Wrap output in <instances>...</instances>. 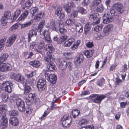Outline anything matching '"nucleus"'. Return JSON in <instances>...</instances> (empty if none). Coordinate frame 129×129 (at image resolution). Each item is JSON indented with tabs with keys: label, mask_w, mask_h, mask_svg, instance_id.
I'll use <instances>...</instances> for the list:
<instances>
[{
	"label": "nucleus",
	"mask_w": 129,
	"mask_h": 129,
	"mask_svg": "<svg viewBox=\"0 0 129 129\" xmlns=\"http://www.w3.org/2000/svg\"><path fill=\"white\" fill-rule=\"evenodd\" d=\"M122 6V4L119 2H117L113 5V7L115 9V10L121 7Z\"/></svg>",
	"instance_id": "obj_48"
},
{
	"label": "nucleus",
	"mask_w": 129,
	"mask_h": 129,
	"mask_svg": "<svg viewBox=\"0 0 129 129\" xmlns=\"http://www.w3.org/2000/svg\"><path fill=\"white\" fill-rule=\"evenodd\" d=\"M47 61L48 63H47V68L49 71H54L56 70V67L55 64L53 63V62H51L50 60Z\"/></svg>",
	"instance_id": "obj_16"
},
{
	"label": "nucleus",
	"mask_w": 129,
	"mask_h": 129,
	"mask_svg": "<svg viewBox=\"0 0 129 129\" xmlns=\"http://www.w3.org/2000/svg\"><path fill=\"white\" fill-rule=\"evenodd\" d=\"M45 76L46 79L53 84L55 83L57 80V77L54 74H52L51 73L48 71L45 72Z\"/></svg>",
	"instance_id": "obj_5"
},
{
	"label": "nucleus",
	"mask_w": 129,
	"mask_h": 129,
	"mask_svg": "<svg viewBox=\"0 0 129 129\" xmlns=\"http://www.w3.org/2000/svg\"><path fill=\"white\" fill-rule=\"evenodd\" d=\"M29 64L34 67L35 68H38L40 65V62L38 60L31 61L29 62Z\"/></svg>",
	"instance_id": "obj_24"
},
{
	"label": "nucleus",
	"mask_w": 129,
	"mask_h": 129,
	"mask_svg": "<svg viewBox=\"0 0 129 129\" xmlns=\"http://www.w3.org/2000/svg\"><path fill=\"white\" fill-rule=\"evenodd\" d=\"M33 3V0H28L26 2L25 4V7H23L22 9H25V8H27L28 9L32 5Z\"/></svg>",
	"instance_id": "obj_28"
},
{
	"label": "nucleus",
	"mask_w": 129,
	"mask_h": 129,
	"mask_svg": "<svg viewBox=\"0 0 129 129\" xmlns=\"http://www.w3.org/2000/svg\"><path fill=\"white\" fill-rule=\"evenodd\" d=\"M20 43L23 45V44H26V41L25 40V39L23 37L21 38L20 39Z\"/></svg>",
	"instance_id": "obj_64"
},
{
	"label": "nucleus",
	"mask_w": 129,
	"mask_h": 129,
	"mask_svg": "<svg viewBox=\"0 0 129 129\" xmlns=\"http://www.w3.org/2000/svg\"><path fill=\"white\" fill-rule=\"evenodd\" d=\"M18 27V25L17 24H15L13 25L9 29L10 31H14L17 29Z\"/></svg>",
	"instance_id": "obj_50"
},
{
	"label": "nucleus",
	"mask_w": 129,
	"mask_h": 129,
	"mask_svg": "<svg viewBox=\"0 0 129 129\" xmlns=\"http://www.w3.org/2000/svg\"><path fill=\"white\" fill-rule=\"evenodd\" d=\"M75 22L74 20H73L71 19H67L65 22L66 24L68 26H71L74 25Z\"/></svg>",
	"instance_id": "obj_36"
},
{
	"label": "nucleus",
	"mask_w": 129,
	"mask_h": 129,
	"mask_svg": "<svg viewBox=\"0 0 129 129\" xmlns=\"http://www.w3.org/2000/svg\"><path fill=\"white\" fill-rule=\"evenodd\" d=\"M67 62L65 61H62L60 63L59 67L62 70H63L67 67Z\"/></svg>",
	"instance_id": "obj_34"
},
{
	"label": "nucleus",
	"mask_w": 129,
	"mask_h": 129,
	"mask_svg": "<svg viewBox=\"0 0 129 129\" xmlns=\"http://www.w3.org/2000/svg\"><path fill=\"white\" fill-rule=\"evenodd\" d=\"M78 12L77 10H74L72 12L69 16L71 18H74L75 17H77Z\"/></svg>",
	"instance_id": "obj_38"
},
{
	"label": "nucleus",
	"mask_w": 129,
	"mask_h": 129,
	"mask_svg": "<svg viewBox=\"0 0 129 129\" xmlns=\"http://www.w3.org/2000/svg\"><path fill=\"white\" fill-rule=\"evenodd\" d=\"M37 29H34L30 30L27 34V42L29 43L31 40V38L34 36H36L37 34Z\"/></svg>",
	"instance_id": "obj_12"
},
{
	"label": "nucleus",
	"mask_w": 129,
	"mask_h": 129,
	"mask_svg": "<svg viewBox=\"0 0 129 129\" xmlns=\"http://www.w3.org/2000/svg\"><path fill=\"white\" fill-rule=\"evenodd\" d=\"M62 10L61 7L60 6L58 7L57 8L55 9V14L59 17L60 19L64 18L65 17V15L64 14L61 12Z\"/></svg>",
	"instance_id": "obj_15"
},
{
	"label": "nucleus",
	"mask_w": 129,
	"mask_h": 129,
	"mask_svg": "<svg viewBox=\"0 0 129 129\" xmlns=\"http://www.w3.org/2000/svg\"><path fill=\"white\" fill-rule=\"evenodd\" d=\"M45 50L47 51L45 55L44 59L46 61L49 60L51 62H54L55 59L52 57V54L55 51V49L53 45L51 44L46 45L45 47Z\"/></svg>",
	"instance_id": "obj_1"
},
{
	"label": "nucleus",
	"mask_w": 129,
	"mask_h": 129,
	"mask_svg": "<svg viewBox=\"0 0 129 129\" xmlns=\"http://www.w3.org/2000/svg\"><path fill=\"white\" fill-rule=\"evenodd\" d=\"M68 6L65 8V11L68 13H70L71 11V3H69L68 4Z\"/></svg>",
	"instance_id": "obj_54"
},
{
	"label": "nucleus",
	"mask_w": 129,
	"mask_h": 129,
	"mask_svg": "<svg viewBox=\"0 0 129 129\" xmlns=\"http://www.w3.org/2000/svg\"><path fill=\"white\" fill-rule=\"evenodd\" d=\"M64 55L66 58L69 59L71 58V54L69 53H65L64 54Z\"/></svg>",
	"instance_id": "obj_61"
},
{
	"label": "nucleus",
	"mask_w": 129,
	"mask_h": 129,
	"mask_svg": "<svg viewBox=\"0 0 129 129\" xmlns=\"http://www.w3.org/2000/svg\"><path fill=\"white\" fill-rule=\"evenodd\" d=\"M101 17L97 13H95L90 14L89 18L92 21H93L95 24H98L100 22Z\"/></svg>",
	"instance_id": "obj_9"
},
{
	"label": "nucleus",
	"mask_w": 129,
	"mask_h": 129,
	"mask_svg": "<svg viewBox=\"0 0 129 129\" xmlns=\"http://www.w3.org/2000/svg\"><path fill=\"white\" fill-rule=\"evenodd\" d=\"M92 25L89 22L87 23L84 27V33L86 35L88 34L91 29Z\"/></svg>",
	"instance_id": "obj_18"
},
{
	"label": "nucleus",
	"mask_w": 129,
	"mask_h": 129,
	"mask_svg": "<svg viewBox=\"0 0 129 129\" xmlns=\"http://www.w3.org/2000/svg\"><path fill=\"white\" fill-rule=\"evenodd\" d=\"M36 95L35 93H30L28 95V98L31 100V102H33L36 99Z\"/></svg>",
	"instance_id": "obj_37"
},
{
	"label": "nucleus",
	"mask_w": 129,
	"mask_h": 129,
	"mask_svg": "<svg viewBox=\"0 0 129 129\" xmlns=\"http://www.w3.org/2000/svg\"><path fill=\"white\" fill-rule=\"evenodd\" d=\"M10 122L12 125L16 126L18 125L19 121L17 118L12 117L10 119Z\"/></svg>",
	"instance_id": "obj_22"
},
{
	"label": "nucleus",
	"mask_w": 129,
	"mask_h": 129,
	"mask_svg": "<svg viewBox=\"0 0 129 129\" xmlns=\"http://www.w3.org/2000/svg\"><path fill=\"white\" fill-rule=\"evenodd\" d=\"M52 30L56 31V26L55 24V20L53 19H51L50 24L48 27Z\"/></svg>",
	"instance_id": "obj_19"
},
{
	"label": "nucleus",
	"mask_w": 129,
	"mask_h": 129,
	"mask_svg": "<svg viewBox=\"0 0 129 129\" xmlns=\"http://www.w3.org/2000/svg\"><path fill=\"white\" fill-rule=\"evenodd\" d=\"M25 110H26V113L29 114L31 113L33 110V109L31 107L29 106L25 109Z\"/></svg>",
	"instance_id": "obj_53"
},
{
	"label": "nucleus",
	"mask_w": 129,
	"mask_h": 129,
	"mask_svg": "<svg viewBox=\"0 0 129 129\" xmlns=\"http://www.w3.org/2000/svg\"><path fill=\"white\" fill-rule=\"evenodd\" d=\"M104 9V8L103 6L101 4L97 8L96 11L98 12L101 13L103 11Z\"/></svg>",
	"instance_id": "obj_45"
},
{
	"label": "nucleus",
	"mask_w": 129,
	"mask_h": 129,
	"mask_svg": "<svg viewBox=\"0 0 129 129\" xmlns=\"http://www.w3.org/2000/svg\"><path fill=\"white\" fill-rule=\"evenodd\" d=\"M2 98L3 101L4 102H6L8 100L9 96L7 94L4 93L2 94Z\"/></svg>",
	"instance_id": "obj_43"
},
{
	"label": "nucleus",
	"mask_w": 129,
	"mask_h": 129,
	"mask_svg": "<svg viewBox=\"0 0 129 129\" xmlns=\"http://www.w3.org/2000/svg\"><path fill=\"white\" fill-rule=\"evenodd\" d=\"M78 43L76 44H74L73 45L72 47V49L73 50H75L79 46L80 42V41H77Z\"/></svg>",
	"instance_id": "obj_60"
},
{
	"label": "nucleus",
	"mask_w": 129,
	"mask_h": 129,
	"mask_svg": "<svg viewBox=\"0 0 129 129\" xmlns=\"http://www.w3.org/2000/svg\"><path fill=\"white\" fill-rule=\"evenodd\" d=\"M117 13L118 14H120L122 13L124 11L123 8L122 6L121 7L118 8L116 10Z\"/></svg>",
	"instance_id": "obj_59"
},
{
	"label": "nucleus",
	"mask_w": 129,
	"mask_h": 129,
	"mask_svg": "<svg viewBox=\"0 0 129 129\" xmlns=\"http://www.w3.org/2000/svg\"><path fill=\"white\" fill-rule=\"evenodd\" d=\"M87 121L86 119H82L79 122V124L81 125L87 124Z\"/></svg>",
	"instance_id": "obj_57"
},
{
	"label": "nucleus",
	"mask_w": 129,
	"mask_h": 129,
	"mask_svg": "<svg viewBox=\"0 0 129 129\" xmlns=\"http://www.w3.org/2000/svg\"><path fill=\"white\" fill-rule=\"evenodd\" d=\"M74 41L75 39L74 38H70L65 41L63 44V46L65 47L70 46L74 42Z\"/></svg>",
	"instance_id": "obj_23"
},
{
	"label": "nucleus",
	"mask_w": 129,
	"mask_h": 129,
	"mask_svg": "<svg viewBox=\"0 0 129 129\" xmlns=\"http://www.w3.org/2000/svg\"><path fill=\"white\" fill-rule=\"evenodd\" d=\"M71 113L73 117L75 118L80 114V112L78 109H75L73 110Z\"/></svg>",
	"instance_id": "obj_30"
},
{
	"label": "nucleus",
	"mask_w": 129,
	"mask_h": 129,
	"mask_svg": "<svg viewBox=\"0 0 129 129\" xmlns=\"http://www.w3.org/2000/svg\"><path fill=\"white\" fill-rule=\"evenodd\" d=\"M49 29H45L42 32V35L44 36L43 39L48 43H51L52 40L50 36V34L49 31Z\"/></svg>",
	"instance_id": "obj_11"
},
{
	"label": "nucleus",
	"mask_w": 129,
	"mask_h": 129,
	"mask_svg": "<svg viewBox=\"0 0 129 129\" xmlns=\"http://www.w3.org/2000/svg\"><path fill=\"white\" fill-rule=\"evenodd\" d=\"M11 15V12L10 11H6L5 12L3 17L7 18V19H9L10 18Z\"/></svg>",
	"instance_id": "obj_40"
},
{
	"label": "nucleus",
	"mask_w": 129,
	"mask_h": 129,
	"mask_svg": "<svg viewBox=\"0 0 129 129\" xmlns=\"http://www.w3.org/2000/svg\"><path fill=\"white\" fill-rule=\"evenodd\" d=\"M0 117H2V121L1 122V125L3 127L5 128L8 125L7 119L5 115H1Z\"/></svg>",
	"instance_id": "obj_17"
},
{
	"label": "nucleus",
	"mask_w": 129,
	"mask_h": 129,
	"mask_svg": "<svg viewBox=\"0 0 129 129\" xmlns=\"http://www.w3.org/2000/svg\"><path fill=\"white\" fill-rule=\"evenodd\" d=\"M5 105H0V116L1 115H5Z\"/></svg>",
	"instance_id": "obj_29"
},
{
	"label": "nucleus",
	"mask_w": 129,
	"mask_h": 129,
	"mask_svg": "<svg viewBox=\"0 0 129 129\" xmlns=\"http://www.w3.org/2000/svg\"><path fill=\"white\" fill-rule=\"evenodd\" d=\"M89 3V0H84L83 2L82 3V5L84 6L88 5Z\"/></svg>",
	"instance_id": "obj_63"
},
{
	"label": "nucleus",
	"mask_w": 129,
	"mask_h": 129,
	"mask_svg": "<svg viewBox=\"0 0 129 129\" xmlns=\"http://www.w3.org/2000/svg\"><path fill=\"white\" fill-rule=\"evenodd\" d=\"M61 122L64 127L69 126L72 121V118L68 115H64L61 118Z\"/></svg>",
	"instance_id": "obj_8"
},
{
	"label": "nucleus",
	"mask_w": 129,
	"mask_h": 129,
	"mask_svg": "<svg viewBox=\"0 0 129 129\" xmlns=\"http://www.w3.org/2000/svg\"><path fill=\"white\" fill-rule=\"evenodd\" d=\"M49 114L48 112H47L46 111H45L44 114L40 118L41 120H43L44 117H46Z\"/></svg>",
	"instance_id": "obj_62"
},
{
	"label": "nucleus",
	"mask_w": 129,
	"mask_h": 129,
	"mask_svg": "<svg viewBox=\"0 0 129 129\" xmlns=\"http://www.w3.org/2000/svg\"><path fill=\"white\" fill-rule=\"evenodd\" d=\"M18 113L17 111L15 110H12L10 111L9 113L10 115L11 116H16L18 114Z\"/></svg>",
	"instance_id": "obj_44"
},
{
	"label": "nucleus",
	"mask_w": 129,
	"mask_h": 129,
	"mask_svg": "<svg viewBox=\"0 0 129 129\" xmlns=\"http://www.w3.org/2000/svg\"><path fill=\"white\" fill-rule=\"evenodd\" d=\"M106 97L105 95H99L98 94H93L90 96V98L95 103H100L102 100Z\"/></svg>",
	"instance_id": "obj_4"
},
{
	"label": "nucleus",
	"mask_w": 129,
	"mask_h": 129,
	"mask_svg": "<svg viewBox=\"0 0 129 129\" xmlns=\"http://www.w3.org/2000/svg\"><path fill=\"white\" fill-rule=\"evenodd\" d=\"M6 40V39L5 38L0 40V52L2 50L3 47H4L5 42Z\"/></svg>",
	"instance_id": "obj_49"
},
{
	"label": "nucleus",
	"mask_w": 129,
	"mask_h": 129,
	"mask_svg": "<svg viewBox=\"0 0 129 129\" xmlns=\"http://www.w3.org/2000/svg\"><path fill=\"white\" fill-rule=\"evenodd\" d=\"M16 34H14L12 35L11 37H10L8 39L9 41L12 43L13 44L14 43L16 39Z\"/></svg>",
	"instance_id": "obj_46"
},
{
	"label": "nucleus",
	"mask_w": 129,
	"mask_h": 129,
	"mask_svg": "<svg viewBox=\"0 0 129 129\" xmlns=\"http://www.w3.org/2000/svg\"><path fill=\"white\" fill-rule=\"evenodd\" d=\"M8 20L4 17H2L0 20L2 26H5L7 25Z\"/></svg>",
	"instance_id": "obj_39"
},
{
	"label": "nucleus",
	"mask_w": 129,
	"mask_h": 129,
	"mask_svg": "<svg viewBox=\"0 0 129 129\" xmlns=\"http://www.w3.org/2000/svg\"><path fill=\"white\" fill-rule=\"evenodd\" d=\"M45 17V16L44 12H41L37 15L36 16L35 19L37 20H39L41 19L44 18Z\"/></svg>",
	"instance_id": "obj_26"
},
{
	"label": "nucleus",
	"mask_w": 129,
	"mask_h": 129,
	"mask_svg": "<svg viewBox=\"0 0 129 129\" xmlns=\"http://www.w3.org/2000/svg\"><path fill=\"white\" fill-rule=\"evenodd\" d=\"M80 129H94V127L92 125H88L81 127Z\"/></svg>",
	"instance_id": "obj_55"
},
{
	"label": "nucleus",
	"mask_w": 129,
	"mask_h": 129,
	"mask_svg": "<svg viewBox=\"0 0 129 129\" xmlns=\"http://www.w3.org/2000/svg\"><path fill=\"white\" fill-rule=\"evenodd\" d=\"M38 10V8L36 7L32 8L30 10V12L32 15H34Z\"/></svg>",
	"instance_id": "obj_52"
},
{
	"label": "nucleus",
	"mask_w": 129,
	"mask_h": 129,
	"mask_svg": "<svg viewBox=\"0 0 129 129\" xmlns=\"http://www.w3.org/2000/svg\"><path fill=\"white\" fill-rule=\"evenodd\" d=\"M117 13L115 9H112L110 10V13H105L103 17V22L105 24H107L112 22L114 20L113 16L116 15Z\"/></svg>",
	"instance_id": "obj_2"
},
{
	"label": "nucleus",
	"mask_w": 129,
	"mask_h": 129,
	"mask_svg": "<svg viewBox=\"0 0 129 129\" xmlns=\"http://www.w3.org/2000/svg\"><path fill=\"white\" fill-rule=\"evenodd\" d=\"M19 110L21 112H24L25 110V103L24 101L21 99L17 100L16 103Z\"/></svg>",
	"instance_id": "obj_10"
},
{
	"label": "nucleus",
	"mask_w": 129,
	"mask_h": 129,
	"mask_svg": "<svg viewBox=\"0 0 129 129\" xmlns=\"http://www.w3.org/2000/svg\"><path fill=\"white\" fill-rule=\"evenodd\" d=\"M113 27V25L111 24H109L106 26L103 29L102 33L103 34L101 36L102 37H104L105 35H107L108 34V33L110 30Z\"/></svg>",
	"instance_id": "obj_14"
},
{
	"label": "nucleus",
	"mask_w": 129,
	"mask_h": 129,
	"mask_svg": "<svg viewBox=\"0 0 129 129\" xmlns=\"http://www.w3.org/2000/svg\"><path fill=\"white\" fill-rule=\"evenodd\" d=\"M45 45V44L44 42L41 41L40 42L38 46V48L40 49H42Z\"/></svg>",
	"instance_id": "obj_58"
},
{
	"label": "nucleus",
	"mask_w": 129,
	"mask_h": 129,
	"mask_svg": "<svg viewBox=\"0 0 129 129\" xmlns=\"http://www.w3.org/2000/svg\"><path fill=\"white\" fill-rule=\"evenodd\" d=\"M2 89H4L5 91L10 93L12 91L13 84L11 82L6 81L2 83Z\"/></svg>",
	"instance_id": "obj_7"
},
{
	"label": "nucleus",
	"mask_w": 129,
	"mask_h": 129,
	"mask_svg": "<svg viewBox=\"0 0 129 129\" xmlns=\"http://www.w3.org/2000/svg\"><path fill=\"white\" fill-rule=\"evenodd\" d=\"M35 72L33 71L31 72L29 74L26 75L25 76L27 78H29L32 77L34 75H35Z\"/></svg>",
	"instance_id": "obj_56"
},
{
	"label": "nucleus",
	"mask_w": 129,
	"mask_h": 129,
	"mask_svg": "<svg viewBox=\"0 0 129 129\" xmlns=\"http://www.w3.org/2000/svg\"><path fill=\"white\" fill-rule=\"evenodd\" d=\"M93 52L92 51L86 50L84 52V55L87 58L91 57L92 55Z\"/></svg>",
	"instance_id": "obj_33"
},
{
	"label": "nucleus",
	"mask_w": 129,
	"mask_h": 129,
	"mask_svg": "<svg viewBox=\"0 0 129 129\" xmlns=\"http://www.w3.org/2000/svg\"><path fill=\"white\" fill-rule=\"evenodd\" d=\"M101 2V0H93L92 5L94 7H96L99 5Z\"/></svg>",
	"instance_id": "obj_47"
},
{
	"label": "nucleus",
	"mask_w": 129,
	"mask_h": 129,
	"mask_svg": "<svg viewBox=\"0 0 129 129\" xmlns=\"http://www.w3.org/2000/svg\"><path fill=\"white\" fill-rule=\"evenodd\" d=\"M9 56L8 54L7 53H2L0 56V60L3 62L7 60Z\"/></svg>",
	"instance_id": "obj_27"
},
{
	"label": "nucleus",
	"mask_w": 129,
	"mask_h": 129,
	"mask_svg": "<svg viewBox=\"0 0 129 129\" xmlns=\"http://www.w3.org/2000/svg\"><path fill=\"white\" fill-rule=\"evenodd\" d=\"M74 25H75L76 27L75 29L79 33L82 32L83 30V27L80 23L75 22Z\"/></svg>",
	"instance_id": "obj_21"
},
{
	"label": "nucleus",
	"mask_w": 129,
	"mask_h": 129,
	"mask_svg": "<svg viewBox=\"0 0 129 129\" xmlns=\"http://www.w3.org/2000/svg\"><path fill=\"white\" fill-rule=\"evenodd\" d=\"M29 12L28 10H26L25 11H24L23 13L20 16L18 20L19 21H22L24 20L27 16H28Z\"/></svg>",
	"instance_id": "obj_20"
},
{
	"label": "nucleus",
	"mask_w": 129,
	"mask_h": 129,
	"mask_svg": "<svg viewBox=\"0 0 129 129\" xmlns=\"http://www.w3.org/2000/svg\"><path fill=\"white\" fill-rule=\"evenodd\" d=\"M103 25H102L100 26H97L94 27V30L96 32L101 30L103 27Z\"/></svg>",
	"instance_id": "obj_51"
},
{
	"label": "nucleus",
	"mask_w": 129,
	"mask_h": 129,
	"mask_svg": "<svg viewBox=\"0 0 129 129\" xmlns=\"http://www.w3.org/2000/svg\"><path fill=\"white\" fill-rule=\"evenodd\" d=\"M21 85L22 86L24 87V94H27L29 93L31 89V87L29 85L30 84L29 83V81L25 82Z\"/></svg>",
	"instance_id": "obj_13"
},
{
	"label": "nucleus",
	"mask_w": 129,
	"mask_h": 129,
	"mask_svg": "<svg viewBox=\"0 0 129 129\" xmlns=\"http://www.w3.org/2000/svg\"><path fill=\"white\" fill-rule=\"evenodd\" d=\"M67 39V36L62 35L59 37L58 39V43L61 44L64 42Z\"/></svg>",
	"instance_id": "obj_35"
},
{
	"label": "nucleus",
	"mask_w": 129,
	"mask_h": 129,
	"mask_svg": "<svg viewBox=\"0 0 129 129\" xmlns=\"http://www.w3.org/2000/svg\"><path fill=\"white\" fill-rule=\"evenodd\" d=\"M37 86L39 91H42L44 90L47 87L46 80L43 79H39L37 82Z\"/></svg>",
	"instance_id": "obj_6"
},
{
	"label": "nucleus",
	"mask_w": 129,
	"mask_h": 129,
	"mask_svg": "<svg viewBox=\"0 0 129 129\" xmlns=\"http://www.w3.org/2000/svg\"><path fill=\"white\" fill-rule=\"evenodd\" d=\"M77 9L78 11H77L82 14H85L87 13L86 10L82 7L80 6L78 7H77Z\"/></svg>",
	"instance_id": "obj_31"
},
{
	"label": "nucleus",
	"mask_w": 129,
	"mask_h": 129,
	"mask_svg": "<svg viewBox=\"0 0 129 129\" xmlns=\"http://www.w3.org/2000/svg\"><path fill=\"white\" fill-rule=\"evenodd\" d=\"M84 59V56L82 54L79 55L78 57L76 58L75 59L76 62L79 64H80L82 62Z\"/></svg>",
	"instance_id": "obj_25"
},
{
	"label": "nucleus",
	"mask_w": 129,
	"mask_h": 129,
	"mask_svg": "<svg viewBox=\"0 0 129 129\" xmlns=\"http://www.w3.org/2000/svg\"><path fill=\"white\" fill-rule=\"evenodd\" d=\"M21 12L20 10H17L15 12L13 16V19L15 20L16 18L20 14Z\"/></svg>",
	"instance_id": "obj_41"
},
{
	"label": "nucleus",
	"mask_w": 129,
	"mask_h": 129,
	"mask_svg": "<svg viewBox=\"0 0 129 129\" xmlns=\"http://www.w3.org/2000/svg\"><path fill=\"white\" fill-rule=\"evenodd\" d=\"M11 79L16 81L21 82V84L25 81L24 77L22 75L20 74L13 73L11 75Z\"/></svg>",
	"instance_id": "obj_3"
},
{
	"label": "nucleus",
	"mask_w": 129,
	"mask_h": 129,
	"mask_svg": "<svg viewBox=\"0 0 129 129\" xmlns=\"http://www.w3.org/2000/svg\"><path fill=\"white\" fill-rule=\"evenodd\" d=\"M33 22L32 20H30L29 22H26L24 24L21 25V28H23L30 26Z\"/></svg>",
	"instance_id": "obj_32"
},
{
	"label": "nucleus",
	"mask_w": 129,
	"mask_h": 129,
	"mask_svg": "<svg viewBox=\"0 0 129 129\" xmlns=\"http://www.w3.org/2000/svg\"><path fill=\"white\" fill-rule=\"evenodd\" d=\"M104 81L105 79L103 77H102L100 80H98L96 82V84L99 86H101L105 83Z\"/></svg>",
	"instance_id": "obj_42"
}]
</instances>
